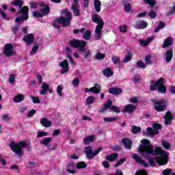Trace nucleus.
I'll use <instances>...</instances> for the list:
<instances>
[{
	"instance_id": "f257e3e1",
	"label": "nucleus",
	"mask_w": 175,
	"mask_h": 175,
	"mask_svg": "<svg viewBox=\"0 0 175 175\" xmlns=\"http://www.w3.org/2000/svg\"><path fill=\"white\" fill-rule=\"evenodd\" d=\"M137 151L144 157L145 159H148L151 166H154V157L159 155L156 157V162L161 166L166 165L169 161V153L160 146H157L154 149V146L151 144V142L147 139L141 140V144L137 148Z\"/></svg>"
},
{
	"instance_id": "f03ea898",
	"label": "nucleus",
	"mask_w": 175,
	"mask_h": 175,
	"mask_svg": "<svg viewBox=\"0 0 175 175\" xmlns=\"http://www.w3.org/2000/svg\"><path fill=\"white\" fill-rule=\"evenodd\" d=\"M62 14L65 16H61L54 21L53 25L55 28H60L61 25L63 27L70 25V21H72V13L68 11V10H65L62 11Z\"/></svg>"
},
{
	"instance_id": "7ed1b4c3",
	"label": "nucleus",
	"mask_w": 175,
	"mask_h": 175,
	"mask_svg": "<svg viewBox=\"0 0 175 175\" xmlns=\"http://www.w3.org/2000/svg\"><path fill=\"white\" fill-rule=\"evenodd\" d=\"M92 21L93 23L98 24L94 31V39L95 40H100L102 39V29H103L105 22H103V19L98 14L92 15Z\"/></svg>"
},
{
	"instance_id": "20e7f679",
	"label": "nucleus",
	"mask_w": 175,
	"mask_h": 175,
	"mask_svg": "<svg viewBox=\"0 0 175 175\" xmlns=\"http://www.w3.org/2000/svg\"><path fill=\"white\" fill-rule=\"evenodd\" d=\"M27 147V142L22 141L18 143L11 142L10 144V148L16 154V155H23V148Z\"/></svg>"
},
{
	"instance_id": "39448f33",
	"label": "nucleus",
	"mask_w": 175,
	"mask_h": 175,
	"mask_svg": "<svg viewBox=\"0 0 175 175\" xmlns=\"http://www.w3.org/2000/svg\"><path fill=\"white\" fill-rule=\"evenodd\" d=\"M151 91L158 90L159 92L165 94L166 92V86L163 84V79H160L158 81H152L150 84Z\"/></svg>"
},
{
	"instance_id": "423d86ee",
	"label": "nucleus",
	"mask_w": 175,
	"mask_h": 175,
	"mask_svg": "<svg viewBox=\"0 0 175 175\" xmlns=\"http://www.w3.org/2000/svg\"><path fill=\"white\" fill-rule=\"evenodd\" d=\"M112 105L113 102H111L110 100H108L104 106L99 109V113H105V111H107V109H109L110 111H113V113H121L120 107Z\"/></svg>"
},
{
	"instance_id": "0eeeda50",
	"label": "nucleus",
	"mask_w": 175,
	"mask_h": 175,
	"mask_svg": "<svg viewBox=\"0 0 175 175\" xmlns=\"http://www.w3.org/2000/svg\"><path fill=\"white\" fill-rule=\"evenodd\" d=\"M29 12V8L28 6H23L21 8V10L16 13V15L18 16V14H21L19 17L16 18V22L18 23V21H22V23H24V21H26V20H28V12Z\"/></svg>"
},
{
	"instance_id": "6e6552de",
	"label": "nucleus",
	"mask_w": 175,
	"mask_h": 175,
	"mask_svg": "<svg viewBox=\"0 0 175 175\" xmlns=\"http://www.w3.org/2000/svg\"><path fill=\"white\" fill-rule=\"evenodd\" d=\"M102 150V148H98L97 150L92 151V146H89L85 148V154L88 159H93V158L96 157Z\"/></svg>"
},
{
	"instance_id": "1a4fd4ad",
	"label": "nucleus",
	"mask_w": 175,
	"mask_h": 175,
	"mask_svg": "<svg viewBox=\"0 0 175 175\" xmlns=\"http://www.w3.org/2000/svg\"><path fill=\"white\" fill-rule=\"evenodd\" d=\"M69 46L71 47H78L79 48V51H84V48L87 46V42L85 41H80L78 40H71L68 42Z\"/></svg>"
},
{
	"instance_id": "9d476101",
	"label": "nucleus",
	"mask_w": 175,
	"mask_h": 175,
	"mask_svg": "<svg viewBox=\"0 0 175 175\" xmlns=\"http://www.w3.org/2000/svg\"><path fill=\"white\" fill-rule=\"evenodd\" d=\"M154 105L156 111H163L166 109V100H155Z\"/></svg>"
},
{
	"instance_id": "9b49d317",
	"label": "nucleus",
	"mask_w": 175,
	"mask_h": 175,
	"mask_svg": "<svg viewBox=\"0 0 175 175\" xmlns=\"http://www.w3.org/2000/svg\"><path fill=\"white\" fill-rule=\"evenodd\" d=\"M3 53L6 57H12L16 55V51L13 50V45L12 44H7L4 46Z\"/></svg>"
},
{
	"instance_id": "f8f14e48",
	"label": "nucleus",
	"mask_w": 175,
	"mask_h": 175,
	"mask_svg": "<svg viewBox=\"0 0 175 175\" xmlns=\"http://www.w3.org/2000/svg\"><path fill=\"white\" fill-rule=\"evenodd\" d=\"M152 128H147V132L148 135H150V136H154V135H158V129H161V126L158 123H155L152 125Z\"/></svg>"
},
{
	"instance_id": "ddd939ff",
	"label": "nucleus",
	"mask_w": 175,
	"mask_h": 175,
	"mask_svg": "<svg viewBox=\"0 0 175 175\" xmlns=\"http://www.w3.org/2000/svg\"><path fill=\"white\" fill-rule=\"evenodd\" d=\"M59 65L61 68H63L60 71L62 75H65V73L69 71V63H68V60L64 59L63 62H61Z\"/></svg>"
},
{
	"instance_id": "4468645a",
	"label": "nucleus",
	"mask_w": 175,
	"mask_h": 175,
	"mask_svg": "<svg viewBox=\"0 0 175 175\" xmlns=\"http://www.w3.org/2000/svg\"><path fill=\"white\" fill-rule=\"evenodd\" d=\"M71 9L74 16H80V10H79V0H74Z\"/></svg>"
},
{
	"instance_id": "2eb2a0df",
	"label": "nucleus",
	"mask_w": 175,
	"mask_h": 175,
	"mask_svg": "<svg viewBox=\"0 0 175 175\" xmlns=\"http://www.w3.org/2000/svg\"><path fill=\"white\" fill-rule=\"evenodd\" d=\"M136 109V106L132 105V104H129L124 106L123 109V113H128L129 114H132L133 111Z\"/></svg>"
},
{
	"instance_id": "dca6fc26",
	"label": "nucleus",
	"mask_w": 175,
	"mask_h": 175,
	"mask_svg": "<svg viewBox=\"0 0 175 175\" xmlns=\"http://www.w3.org/2000/svg\"><path fill=\"white\" fill-rule=\"evenodd\" d=\"M148 25V23H147V22L144 21H138L135 23V28H136V29H144V28H147Z\"/></svg>"
},
{
	"instance_id": "f3484780",
	"label": "nucleus",
	"mask_w": 175,
	"mask_h": 175,
	"mask_svg": "<svg viewBox=\"0 0 175 175\" xmlns=\"http://www.w3.org/2000/svg\"><path fill=\"white\" fill-rule=\"evenodd\" d=\"M40 124L41 125H42V126H44V128H50V126H51V125L53 124L51 121L46 118H41Z\"/></svg>"
},
{
	"instance_id": "a211bd4d",
	"label": "nucleus",
	"mask_w": 175,
	"mask_h": 175,
	"mask_svg": "<svg viewBox=\"0 0 175 175\" xmlns=\"http://www.w3.org/2000/svg\"><path fill=\"white\" fill-rule=\"evenodd\" d=\"M133 159H135V161L137 162L138 163L143 165L144 167H147L148 166V165L146 163V162H144V161H143L137 154H133Z\"/></svg>"
},
{
	"instance_id": "6ab92c4d",
	"label": "nucleus",
	"mask_w": 175,
	"mask_h": 175,
	"mask_svg": "<svg viewBox=\"0 0 175 175\" xmlns=\"http://www.w3.org/2000/svg\"><path fill=\"white\" fill-rule=\"evenodd\" d=\"M154 39H155V36L149 37L147 40H139V43L141 46H142L143 47H146V46H147L148 43H151V42H152Z\"/></svg>"
},
{
	"instance_id": "aec40b11",
	"label": "nucleus",
	"mask_w": 175,
	"mask_h": 175,
	"mask_svg": "<svg viewBox=\"0 0 175 175\" xmlns=\"http://www.w3.org/2000/svg\"><path fill=\"white\" fill-rule=\"evenodd\" d=\"M66 167L68 168L66 170V172H68V173H70L71 174H75L76 173V171L73 170L76 169V164H75V163H69L66 165ZM70 169H72V170H70Z\"/></svg>"
},
{
	"instance_id": "412c9836",
	"label": "nucleus",
	"mask_w": 175,
	"mask_h": 175,
	"mask_svg": "<svg viewBox=\"0 0 175 175\" xmlns=\"http://www.w3.org/2000/svg\"><path fill=\"white\" fill-rule=\"evenodd\" d=\"M122 142L123 143L126 150H131L132 148V147L131 146H132V141L128 138L126 139H123L122 140Z\"/></svg>"
},
{
	"instance_id": "4be33fe9",
	"label": "nucleus",
	"mask_w": 175,
	"mask_h": 175,
	"mask_svg": "<svg viewBox=\"0 0 175 175\" xmlns=\"http://www.w3.org/2000/svg\"><path fill=\"white\" fill-rule=\"evenodd\" d=\"M172 44H173V38L169 36L164 40L163 49H166V47H169V46H172Z\"/></svg>"
},
{
	"instance_id": "5701e85b",
	"label": "nucleus",
	"mask_w": 175,
	"mask_h": 175,
	"mask_svg": "<svg viewBox=\"0 0 175 175\" xmlns=\"http://www.w3.org/2000/svg\"><path fill=\"white\" fill-rule=\"evenodd\" d=\"M35 38H33V34H28L26 35L24 38H23V40L24 42H25L26 43H27V44H31V43L33 42V40Z\"/></svg>"
},
{
	"instance_id": "b1692460",
	"label": "nucleus",
	"mask_w": 175,
	"mask_h": 175,
	"mask_svg": "<svg viewBox=\"0 0 175 175\" xmlns=\"http://www.w3.org/2000/svg\"><path fill=\"white\" fill-rule=\"evenodd\" d=\"M50 87V85L46 83V82H44L42 85V90L40 92V95H46L47 92H49V88Z\"/></svg>"
},
{
	"instance_id": "393cba45",
	"label": "nucleus",
	"mask_w": 175,
	"mask_h": 175,
	"mask_svg": "<svg viewBox=\"0 0 175 175\" xmlns=\"http://www.w3.org/2000/svg\"><path fill=\"white\" fill-rule=\"evenodd\" d=\"M11 5H14L17 8H23L24 6V0H14L11 2Z\"/></svg>"
},
{
	"instance_id": "a878e982",
	"label": "nucleus",
	"mask_w": 175,
	"mask_h": 175,
	"mask_svg": "<svg viewBox=\"0 0 175 175\" xmlns=\"http://www.w3.org/2000/svg\"><path fill=\"white\" fill-rule=\"evenodd\" d=\"M165 120V125L170 124V121H172V113L170 111L167 112L165 116H163Z\"/></svg>"
},
{
	"instance_id": "bb28decb",
	"label": "nucleus",
	"mask_w": 175,
	"mask_h": 175,
	"mask_svg": "<svg viewBox=\"0 0 175 175\" xmlns=\"http://www.w3.org/2000/svg\"><path fill=\"white\" fill-rule=\"evenodd\" d=\"M109 94H112V95H119L122 92V90L120 88H111L109 91Z\"/></svg>"
},
{
	"instance_id": "cd10ccee",
	"label": "nucleus",
	"mask_w": 175,
	"mask_h": 175,
	"mask_svg": "<svg viewBox=\"0 0 175 175\" xmlns=\"http://www.w3.org/2000/svg\"><path fill=\"white\" fill-rule=\"evenodd\" d=\"M24 99H25L24 94H18L14 98V102H15V103H20V102H23Z\"/></svg>"
},
{
	"instance_id": "c85d7f7f",
	"label": "nucleus",
	"mask_w": 175,
	"mask_h": 175,
	"mask_svg": "<svg viewBox=\"0 0 175 175\" xmlns=\"http://www.w3.org/2000/svg\"><path fill=\"white\" fill-rule=\"evenodd\" d=\"M66 51L67 54V58H68L71 64H75V62H73V58H72L71 54H72V49L69 48V46L66 47Z\"/></svg>"
},
{
	"instance_id": "c756f323",
	"label": "nucleus",
	"mask_w": 175,
	"mask_h": 175,
	"mask_svg": "<svg viewBox=\"0 0 175 175\" xmlns=\"http://www.w3.org/2000/svg\"><path fill=\"white\" fill-rule=\"evenodd\" d=\"M96 99V98L92 96H88L85 101L86 106H90V105H92V103L95 102Z\"/></svg>"
},
{
	"instance_id": "7c9ffc66",
	"label": "nucleus",
	"mask_w": 175,
	"mask_h": 175,
	"mask_svg": "<svg viewBox=\"0 0 175 175\" xmlns=\"http://www.w3.org/2000/svg\"><path fill=\"white\" fill-rule=\"evenodd\" d=\"M172 58H173V50L170 49L166 52V62H170V61H172Z\"/></svg>"
},
{
	"instance_id": "2f4dec72",
	"label": "nucleus",
	"mask_w": 175,
	"mask_h": 175,
	"mask_svg": "<svg viewBox=\"0 0 175 175\" xmlns=\"http://www.w3.org/2000/svg\"><path fill=\"white\" fill-rule=\"evenodd\" d=\"M94 139H95V135H91L86 137L84 139L83 143L84 144H90V143H91V142H94Z\"/></svg>"
},
{
	"instance_id": "473e14b6",
	"label": "nucleus",
	"mask_w": 175,
	"mask_h": 175,
	"mask_svg": "<svg viewBox=\"0 0 175 175\" xmlns=\"http://www.w3.org/2000/svg\"><path fill=\"white\" fill-rule=\"evenodd\" d=\"M102 5V3L99 0H94V9L97 13L100 12V6Z\"/></svg>"
},
{
	"instance_id": "72a5a7b5",
	"label": "nucleus",
	"mask_w": 175,
	"mask_h": 175,
	"mask_svg": "<svg viewBox=\"0 0 175 175\" xmlns=\"http://www.w3.org/2000/svg\"><path fill=\"white\" fill-rule=\"evenodd\" d=\"M117 157H118V154L117 153H113L112 154L107 156L105 159L107 161H109V162H113L117 159Z\"/></svg>"
},
{
	"instance_id": "f704fd0d",
	"label": "nucleus",
	"mask_w": 175,
	"mask_h": 175,
	"mask_svg": "<svg viewBox=\"0 0 175 175\" xmlns=\"http://www.w3.org/2000/svg\"><path fill=\"white\" fill-rule=\"evenodd\" d=\"M88 165L84 161H79L76 163V169H85Z\"/></svg>"
},
{
	"instance_id": "c9c22d12",
	"label": "nucleus",
	"mask_w": 175,
	"mask_h": 175,
	"mask_svg": "<svg viewBox=\"0 0 175 175\" xmlns=\"http://www.w3.org/2000/svg\"><path fill=\"white\" fill-rule=\"evenodd\" d=\"M49 12L50 7H49V5H46L45 7L41 10V14H42V17L43 16H47V14H49Z\"/></svg>"
},
{
	"instance_id": "e433bc0d",
	"label": "nucleus",
	"mask_w": 175,
	"mask_h": 175,
	"mask_svg": "<svg viewBox=\"0 0 175 175\" xmlns=\"http://www.w3.org/2000/svg\"><path fill=\"white\" fill-rule=\"evenodd\" d=\"M103 75L104 76H106V77H110L113 76V71H111L110 68H107L103 70Z\"/></svg>"
},
{
	"instance_id": "4c0bfd02",
	"label": "nucleus",
	"mask_w": 175,
	"mask_h": 175,
	"mask_svg": "<svg viewBox=\"0 0 175 175\" xmlns=\"http://www.w3.org/2000/svg\"><path fill=\"white\" fill-rule=\"evenodd\" d=\"M93 94H99L100 92V85L96 84L94 87L91 88Z\"/></svg>"
},
{
	"instance_id": "58836bf2",
	"label": "nucleus",
	"mask_w": 175,
	"mask_h": 175,
	"mask_svg": "<svg viewBox=\"0 0 175 175\" xmlns=\"http://www.w3.org/2000/svg\"><path fill=\"white\" fill-rule=\"evenodd\" d=\"M161 146L165 150H169V148H170L172 145L170 144V143H169V142L166 140H163L161 141Z\"/></svg>"
},
{
	"instance_id": "ea45409f",
	"label": "nucleus",
	"mask_w": 175,
	"mask_h": 175,
	"mask_svg": "<svg viewBox=\"0 0 175 175\" xmlns=\"http://www.w3.org/2000/svg\"><path fill=\"white\" fill-rule=\"evenodd\" d=\"M83 38L85 39V40H90L91 39V31L86 30L83 33Z\"/></svg>"
},
{
	"instance_id": "a19ab883",
	"label": "nucleus",
	"mask_w": 175,
	"mask_h": 175,
	"mask_svg": "<svg viewBox=\"0 0 175 175\" xmlns=\"http://www.w3.org/2000/svg\"><path fill=\"white\" fill-rule=\"evenodd\" d=\"M1 120H2V121H4L5 122H9L10 121L12 120V117H10V116H9V114L5 113L1 116Z\"/></svg>"
},
{
	"instance_id": "79ce46f5",
	"label": "nucleus",
	"mask_w": 175,
	"mask_h": 175,
	"mask_svg": "<svg viewBox=\"0 0 175 175\" xmlns=\"http://www.w3.org/2000/svg\"><path fill=\"white\" fill-rule=\"evenodd\" d=\"M119 31L121 33H126L128 32V26L125 25L119 26Z\"/></svg>"
},
{
	"instance_id": "37998d69",
	"label": "nucleus",
	"mask_w": 175,
	"mask_h": 175,
	"mask_svg": "<svg viewBox=\"0 0 175 175\" xmlns=\"http://www.w3.org/2000/svg\"><path fill=\"white\" fill-rule=\"evenodd\" d=\"M53 139L51 137H47L40 141V144L42 146H47L51 142Z\"/></svg>"
},
{
	"instance_id": "c03bdc74",
	"label": "nucleus",
	"mask_w": 175,
	"mask_h": 175,
	"mask_svg": "<svg viewBox=\"0 0 175 175\" xmlns=\"http://www.w3.org/2000/svg\"><path fill=\"white\" fill-rule=\"evenodd\" d=\"M136 65L141 69H146V68H147V65H146V64H144L142 60L137 61Z\"/></svg>"
},
{
	"instance_id": "a18cd8bd",
	"label": "nucleus",
	"mask_w": 175,
	"mask_h": 175,
	"mask_svg": "<svg viewBox=\"0 0 175 175\" xmlns=\"http://www.w3.org/2000/svg\"><path fill=\"white\" fill-rule=\"evenodd\" d=\"M118 120L116 117H112V118H108V117H104L103 120L105 122H114V121H117Z\"/></svg>"
},
{
	"instance_id": "49530a36",
	"label": "nucleus",
	"mask_w": 175,
	"mask_h": 175,
	"mask_svg": "<svg viewBox=\"0 0 175 175\" xmlns=\"http://www.w3.org/2000/svg\"><path fill=\"white\" fill-rule=\"evenodd\" d=\"M123 4L124 5V10L125 12H128L131 10V8H132V5L131 3H126V0H124L123 1Z\"/></svg>"
},
{
	"instance_id": "de8ad7c7",
	"label": "nucleus",
	"mask_w": 175,
	"mask_h": 175,
	"mask_svg": "<svg viewBox=\"0 0 175 175\" xmlns=\"http://www.w3.org/2000/svg\"><path fill=\"white\" fill-rule=\"evenodd\" d=\"M152 56L150 55H147L145 57V62L146 65H152V60L151 59Z\"/></svg>"
},
{
	"instance_id": "09e8293b",
	"label": "nucleus",
	"mask_w": 175,
	"mask_h": 175,
	"mask_svg": "<svg viewBox=\"0 0 175 175\" xmlns=\"http://www.w3.org/2000/svg\"><path fill=\"white\" fill-rule=\"evenodd\" d=\"M132 59V54L129 53L127 55L125 56V57L122 59V62L124 64H126V62H129Z\"/></svg>"
},
{
	"instance_id": "8fccbe9b",
	"label": "nucleus",
	"mask_w": 175,
	"mask_h": 175,
	"mask_svg": "<svg viewBox=\"0 0 175 175\" xmlns=\"http://www.w3.org/2000/svg\"><path fill=\"white\" fill-rule=\"evenodd\" d=\"M96 59H103L105 58V54L100 53L99 51H97L96 55H95Z\"/></svg>"
},
{
	"instance_id": "3c124183",
	"label": "nucleus",
	"mask_w": 175,
	"mask_h": 175,
	"mask_svg": "<svg viewBox=\"0 0 175 175\" xmlns=\"http://www.w3.org/2000/svg\"><path fill=\"white\" fill-rule=\"evenodd\" d=\"M142 131V129L139 126H133L132 127V133H139Z\"/></svg>"
},
{
	"instance_id": "603ef678",
	"label": "nucleus",
	"mask_w": 175,
	"mask_h": 175,
	"mask_svg": "<svg viewBox=\"0 0 175 175\" xmlns=\"http://www.w3.org/2000/svg\"><path fill=\"white\" fill-rule=\"evenodd\" d=\"M62 90H64V87L61 85L57 87L56 91L59 96H62Z\"/></svg>"
},
{
	"instance_id": "864d4df0",
	"label": "nucleus",
	"mask_w": 175,
	"mask_h": 175,
	"mask_svg": "<svg viewBox=\"0 0 175 175\" xmlns=\"http://www.w3.org/2000/svg\"><path fill=\"white\" fill-rule=\"evenodd\" d=\"M47 135H49V133L40 131L38 133L37 137H44V136H47Z\"/></svg>"
},
{
	"instance_id": "5fc2aeb1",
	"label": "nucleus",
	"mask_w": 175,
	"mask_h": 175,
	"mask_svg": "<svg viewBox=\"0 0 175 175\" xmlns=\"http://www.w3.org/2000/svg\"><path fill=\"white\" fill-rule=\"evenodd\" d=\"M8 81L10 84H14V81H16V76L13 74H10Z\"/></svg>"
},
{
	"instance_id": "6e6d98bb",
	"label": "nucleus",
	"mask_w": 175,
	"mask_h": 175,
	"mask_svg": "<svg viewBox=\"0 0 175 175\" xmlns=\"http://www.w3.org/2000/svg\"><path fill=\"white\" fill-rule=\"evenodd\" d=\"M29 97L32 100L33 103H40V99L38 97H35L33 95H30Z\"/></svg>"
},
{
	"instance_id": "4d7b16f0",
	"label": "nucleus",
	"mask_w": 175,
	"mask_h": 175,
	"mask_svg": "<svg viewBox=\"0 0 175 175\" xmlns=\"http://www.w3.org/2000/svg\"><path fill=\"white\" fill-rule=\"evenodd\" d=\"M144 2L150 6L155 5V0H144Z\"/></svg>"
},
{
	"instance_id": "13d9d810",
	"label": "nucleus",
	"mask_w": 175,
	"mask_h": 175,
	"mask_svg": "<svg viewBox=\"0 0 175 175\" xmlns=\"http://www.w3.org/2000/svg\"><path fill=\"white\" fill-rule=\"evenodd\" d=\"M33 16L38 18L39 17H43V15L42 14V12H39V11H36L33 12Z\"/></svg>"
},
{
	"instance_id": "bf43d9fd",
	"label": "nucleus",
	"mask_w": 175,
	"mask_h": 175,
	"mask_svg": "<svg viewBox=\"0 0 175 175\" xmlns=\"http://www.w3.org/2000/svg\"><path fill=\"white\" fill-rule=\"evenodd\" d=\"M91 57V50H88L85 51L84 53V58L88 59V58H90Z\"/></svg>"
},
{
	"instance_id": "052dcab7",
	"label": "nucleus",
	"mask_w": 175,
	"mask_h": 175,
	"mask_svg": "<svg viewBox=\"0 0 175 175\" xmlns=\"http://www.w3.org/2000/svg\"><path fill=\"white\" fill-rule=\"evenodd\" d=\"M79 83H80V80L79 79V78H75L72 80V85H74V87H77Z\"/></svg>"
},
{
	"instance_id": "680f3d73",
	"label": "nucleus",
	"mask_w": 175,
	"mask_h": 175,
	"mask_svg": "<svg viewBox=\"0 0 175 175\" xmlns=\"http://www.w3.org/2000/svg\"><path fill=\"white\" fill-rule=\"evenodd\" d=\"M120 57H117V56H113L112 57V62H113V64H120Z\"/></svg>"
},
{
	"instance_id": "e2e57ef3",
	"label": "nucleus",
	"mask_w": 175,
	"mask_h": 175,
	"mask_svg": "<svg viewBox=\"0 0 175 175\" xmlns=\"http://www.w3.org/2000/svg\"><path fill=\"white\" fill-rule=\"evenodd\" d=\"M39 49V46L35 45L34 47L31 49V51L30 53L31 55H33L37 51L38 49Z\"/></svg>"
},
{
	"instance_id": "0e129e2a",
	"label": "nucleus",
	"mask_w": 175,
	"mask_h": 175,
	"mask_svg": "<svg viewBox=\"0 0 175 175\" xmlns=\"http://www.w3.org/2000/svg\"><path fill=\"white\" fill-rule=\"evenodd\" d=\"M125 162V159H121L120 161L117 162L116 164H115L114 167H118V166H120V165H122Z\"/></svg>"
},
{
	"instance_id": "69168bd1",
	"label": "nucleus",
	"mask_w": 175,
	"mask_h": 175,
	"mask_svg": "<svg viewBox=\"0 0 175 175\" xmlns=\"http://www.w3.org/2000/svg\"><path fill=\"white\" fill-rule=\"evenodd\" d=\"M129 102L131 103H137V102H139V98H137V97H133L129 99Z\"/></svg>"
},
{
	"instance_id": "338daca9",
	"label": "nucleus",
	"mask_w": 175,
	"mask_h": 175,
	"mask_svg": "<svg viewBox=\"0 0 175 175\" xmlns=\"http://www.w3.org/2000/svg\"><path fill=\"white\" fill-rule=\"evenodd\" d=\"M135 175H147V172L144 170H141L137 172Z\"/></svg>"
},
{
	"instance_id": "774afa93",
	"label": "nucleus",
	"mask_w": 175,
	"mask_h": 175,
	"mask_svg": "<svg viewBox=\"0 0 175 175\" xmlns=\"http://www.w3.org/2000/svg\"><path fill=\"white\" fill-rule=\"evenodd\" d=\"M172 173V170L170 169H165L163 171V175H170Z\"/></svg>"
}]
</instances>
